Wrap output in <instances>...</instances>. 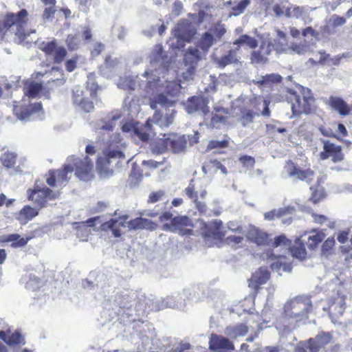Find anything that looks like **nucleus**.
<instances>
[{"mask_svg":"<svg viewBox=\"0 0 352 352\" xmlns=\"http://www.w3.org/2000/svg\"><path fill=\"white\" fill-rule=\"evenodd\" d=\"M187 227H192V222L186 216H178L172 219L170 223L163 225V230L172 232H178L181 235L190 234L192 232L191 229Z\"/></svg>","mask_w":352,"mask_h":352,"instance_id":"obj_12","label":"nucleus"},{"mask_svg":"<svg viewBox=\"0 0 352 352\" xmlns=\"http://www.w3.org/2000/svg\"><path fill=\"white\" fill-rule=\"evenodd\" d=\"M254 34L261 41V45L258 50H254L251 54V61L253 63L264 64L268 61V56L271 54L272 41L270 33H260L255 29Z\"/></svg>","mask_w":352,"mask_h":352,"instance_id":"obj_7","label":"nucleus"},{"mask_svg":"<svg viewBox=\"0 0 352 352\" xmlns=\"http://www.w3.org/2000/svg\"><path fill=\"white\" fill-rule=\"evenodd\" d=\"M270 278V272L266 267H260L259 270L255 272L250 280V286L256 288L259 285L266 283Z\"/></svg>","mask_w":352,"mask_h":352,"instance_id":"obj_26","label":"nucleus"},{"mask_svg":"<svg viewBox=\"0 0 352 352\" xmlns=\"http://www.w3.org/2000/svg\"><path fill=\"white\" fill-rule=\"evenodd\" d=\"M58 47L55 41H52L50 42L43 43L41 44V49L47 55L52 56L55 52L56 48Z\"/></svg>","mask_w":352,"mask_h":352,"instance_id":"obj_53","label":"nucleus"},{"mask_svg":"<svg viewBox=\"0 0 352 352\" xmlns=\"http://www.w3.org/2000/svg\"><path fill=\"white\" fill-rule=\"evenodd\" d=\"M190 344L189 343H179L173 346L168 352H190Z\"/></svg>","mask_w":352,"mask_h":352,"instance_id":"obj_62","label":"nucleus"},{"mask_svg":"<svg viewBox=\"0 0 352 352\" xmlns=\"http://www.w3.org/2000/svg\"><path fill=\"white\" fill-rule=\"evenodd\" d=\"M243 241V236L232 235L228 236L225 240L226 244L235 249L239 248L242 244Z\"/></svg>","mask_w":352,"mask_h":352,"instance_id":"obj_52","label":"nucleus"},{"mask_svg":"<svg viewBox=\"0 0 352 352\" xmlns=\"http://www.w3.org/2000/svg\"><path fill=\"white\" fill-rule=\"evenodd\" d=\"M38 214L37 209L26 206L19 213L18 219L21 223L25 224Z\"/></svg>","mask_w":352,"mask_h":352,"instance_id":"obj_38","label":"nucleus"},{"mask_svg":"<svg viewBox=\"0 0 352 352\" xmlns=\"http://www.w3.org/2000/svg\"><path fill=\"white\" fill-rule=\"evenodd\" d=\"M239 161L248 168H252L255 164L254 158L248 155H243L240 157Z\"/></svg>","mask_w":352,"mask_h":352,"instance_id":"obj_64","label":"nucleus"},{"mask_svg":"<svg viewBox=\"0 0 352 352\" xmlns=\"http://www.w3.org/2000/svg\"><path fill=\"white\" fill-rule=\"evenodd\" d=\"M84 99L83 91L80 87H75L73 89V100L74 104L77 105L80 102L82 103Z\"/></svg>","mask_w":352,"mask_h":352,"instance_id":"obj_59","label":"nucleus"},{"mask_svg":"<svg viewBox=\"0 0 352 352\" xmlns=\"http://www.w3.org/2000/svg\"><path fill=\"white\" fill-rule=\"evenodd\" d=\"M346 308L345 296L344 295L340 296L338 294L333 302L329 306L330 314L335 315L336 316H340L344 312Z\"/></svg>","mask_w":352,"mask_h":352,"instance_id":"obj_29","label":"nucleus"},{"mask_svg":"<svg viewBox=\"0 0 352 352\" xmlns=\"http://www.w3.org/2000/svg\"><path fill=\"white\" fill-rule=\"evenodd\" d=\"M309 50L307 45L302 43H293L289 51H292L298 54H302L307 52Z\"/></svg>","mask_w":352,"mask_h":352,"instance_id":"obj_61","label":"nucleus"},{"mask_svg":"<svg viewBox=\"0 0 352 352\" xmlns=\"http://www.w3.org/2000/svg\"><path fill=\"white\" fill-rule=\"evenodd\" d=\"M73 167L76 168V176L82 181H89L92 177L93 163L89 157L86 156L83 159L71 157L68 159Z\"/></svg>","mask_w":352,"mask_h":352,"instance_id":"obj_11","label":"nucleus"},{"mask_svg":"<svg viewBox=\"0 0 352 352\" xmlns=\"http://www.w3.org/2000/svg\"><path fill=\"white\" fill-rule=\"evenodd\" d=\"M295 209L292 206L280 208L277 210H273L264 214L265 219L267 221L274 220L275 218L285 217L287 214H292Z\"/></svg>","mask_w":352,"mask_h":352,"instance_id":"obj_33","label":"nucleus"},{"mask_svg":"<svg viewBox=\"0 0 352 352\" xmlns=\"http://www.w3.org/2000/svg\"><path fill=\"white\" fill-rule=\"evenodd\" d=\"M272 43V50H274L278 53H287L290 50L287 38H275Z\"/></svg>","mask_w":352,"mask_h":352,"instance_id":"obj_46","label":"nucleus"},{"mask_svg":"<svg viewBox=\"0 0 352 352\" xmlns=\"http://www.w3.org/2000/svg\"><path fill=\"white\" fill-rule=\"evenodd\" d=\"M216 43V38L211 34V32L208 31L198 41L197 47L201 49V52L206 54L209 49Z\"/></svg>","mask_w":352,"mask_h":352,"instance_id":"obj_28","label":"nucleus"},{"mask_svg":"<svg viewBox=\"0 0 352 352\" xmlns=\"http://www.w3.org/2000/svg\"><path fill=\"white\" fill-rule=\"evenodd\" d=\"M126 223L127 224L126 228L129 230L147 229L153 230L156 227L155 223L153 221L142 217H138L129 221H126Z\"/></svg>","mask_w":352,"mask_h":352,"instance_id":"obj_24","label":"nucleus"},{"mask_svg":"<svg viewBox=\"0 0 352 352\" xmlns=\"http://www.w3.org/2000/svg\"><path fill=\"white\" fill-rule=\"evenodd\" d=\"M328 104L334 110L338 111L341 116H347L350 113L351 109L346 102L341 98L337 96H330Z\"/></svg>","mask_w":352,"mask_h":352,"instance_id":"obj_25","label":"nucleus"},{"mask_svg":"<svg viewBox=\"0 0 352 352\" xmlns=\"http://www.w3.org/2000/svg\"><path fill=\"white\" fill-rule=\"evenodd\" d=\"M104 156L100 157L97 160V168L101 173L104 174H108L109 168L108 166L111 165L113 161L118 160L116 164L118 165L125 160V155L121 144L118 142L110 143L108 148L104 151Z\"/></svg>","mask_w":352,"mask_h":352,"instance_id":"obj_4","label":"nucleus"},{"mask_svg":"<svg viewBox=\"0 0 352 352\" xmlns=\"http://www.w3.org/2000/svg\"><path fill=\"white\" fill-rule=\"evenodd\" d=\"M253 104V111H258L259 116L262 115L265 117H269L270 115V111L269 109V104L270 102L264 100L263 98H255L254 101H252Z\"/></svg>","mask_w":352,"mask_h":352,"instance_id":"obj_34","label":"nucleus"},{"mask_svg":"<svg viewBox=\"0 0 352 352\" xmlns=\"http://www.w3.org/2000/svg\"><path fill=\"white\" fill-rule=\"evenodd\" d=\"M73 171L74 167L67 159V164H65L63 170H55L56 182L58 185H63L64 183L69 179V177H67V175L69 173L71 174Z\"/></svg>","mask_w":352,"mask_h":352,"instance_id":"obj_36","label":"nucleus"},{"mask_svg":"<svg viewBox=\"0 0 352 352\" xmlns=\"http://www.w3.org/2000/svg\"><path fill=\"white\" fill-rule=\"evenodd\" d=\"M149 120H151V133H153L154 135H156V127H167L173 123L175 120V111L172 110L170 113H166L164 117H162L160 113L155 112L153 118Z\"/></svg>","mask_w":352,"mask_h":352,"instance_id":"obj_18","label":"nucleus"},{"mask_svg":"<svg viewBox=\"0 0 352 352\" xmlns=\"http://www.w3.org/2000/svg\"><path fill=\"white\" fill-rule=\"evenodd\" d=\"M158 104L162 107H170L173 104V102L164 94H160L150 100V107L153 109H156Z\"/></svg>","mask_w":352,"mask_h":352,"instance_id":"obj_43","label":"nucleus"},{"mask_svg":"<svg viewBox=\"0 0 352 352\" xmlns=\"http://www.w3.org/2000/svg\"><path fill=\"white\" fill-rule=\"evenodd\" d=\"M312 309L311 300L307 296H297L287 301L284 306V317L294 319L296 321L302 320Z\"/></svg>","mask_w":352,"mask_h":352,"instance_id":"obj_3","label":"nucleus"},{"mask_svg":"<svg viewBox=\"0 0 352 352\" xmlns=\"http://www.w3.org/2000/svg\"><path fill=\"white\" fill-rule=\"evenodd\" d=\"M233 44L234 45H236V48H238L239 50L241 46L244 45L248 46L251 49H254L258 46V41L256 38L251 37L248 34H243L240 36L239 38L235 40L233 42Z\"/></svg>","mask_w":352,"mask_h":352,"instance_id":"obj_37","label":"nucleus"},{"mask_svg":"<svg viewBox=\"0 0 352 352\" xmlns=\"http://www.w3.org/2000/svg\"><path fill=\"white\" fill-rule=\"evenodd\" d=\"M283 174L294 179L305 181L309 183L314 177V173L310 169H302L292 161H287L284 166Z\"/></svg>","mask_w":352,"mask_h":352,"instance_id":"obj_13","label":"nucleus"},{"mask_svg":"<svg viewBox=\"0 0 352 352\" xmlns=\"http://www.w3.org/2000/svg\"><path fill=\"white\" fill-rule=\"evenodd\" d=\"M27 193L28 199L41 208L52 205L49 201L57 199L59 196L58 192H54L48 188L29 189Z\"/></svg>","mask_w":352,"mask_h":352,"instance_id":"obj_8","label":"nucleus"},{"mask_svg":"<svg viewBox=\"0 0 352 352\" xmlns=\"http://www.w3.org/2000/svg\"><path fill=\"white\" fill-rule=\"evenodd\" d=\"M0 339L3 340L9 345L14 344H20L23 339L21 335L19 332L11 333L10 328L6 330L0 331Z\"/></svg>","mask_w":352,"mask_h":352,"instance_id":"obj_30","label":"nucleus"},{"mask_svg":"<svg viewBox=\"0 0 352 352\" xmlns=\"http://www.w3.org/2000/svg\"><path fill=\"white\" fill-rule=\"evenodd\" d=\"M271 268L279 274L280 272H290L292 267L290 264L286 261L285 256H280L278 260L271 264Z\"/></svg>","mask_w":352,"mask_h":352,"instance_id":"obj_39","label":"nucleus"},{"mask_svg":"<svg viewBox=\"0 0 352 352\" xmlns=\"http://www.w3.org/2000/svg\"><path fill=\"white\" fill-rule=\"evenodd\" d=\"M41 89L42 85L41 83L32 80H28L23 88L25 97L34 98L38 95Z\"/></svg>","mask_w":352,"mask_h":352,"instance_id":"obj_32","label":"nucleus"},{"mask_svg":"<svg viewBox=\"0 0 352 352\" xmlns=\"http://www.w3.org/2000/svg\"><path fill=\"white\" fill-rule=\"evenodd\" d=\"M13 112L16 117L23 122L43 118V109L41 102L31 104L27 107L15 106Z\"/></svg>","mask_w":352,"mask_h":352,"instance_id":"obj_10","label":"nucleus"},{"mask_svg":"<svg viewBox=\"0 0 352 352\" xmlns=\"http://www.w3.org/2000/svg\"><path fill=\"white\" fill-rule=\"evenodd\" d=\"M307 14V9L304 7L289 5L285 8V16L287 17H295L296 19L304 18Z\"/></svg>","mask_w":352,"mask_h":352,"instance_id":"obj_40","label":"nucleus"},{"mask_svg":"<svg viewBox=\"0 0 352 352\" xmlns=\"http://www.w3.org/2000/svg\"><path fill=\"white\" fill-rule=\"evenodd\" d=\"M228 146V140H223L221 141L219 140H211L209 142L208 145V149H212L214 148H226Z\"/></svg>","mask_w":352,"mask_h":352,"instance_id":"obj_63","label":"nucleus"},{"mask_svg":"<svg viewBox=\"0 0 352 352\" xmlns=\"http://www.w3.org/2000/svg\"><path fill=\"white\" fill-rule=\"evenodd\" d=\"M196 32L195 28L186 20H182L173 31L177 43L190 42Z\"/></svg>","mask_w":352,"mask_h":352,"instance_id":"obj_16","label":"nucleus"},{"mask_svg":"<svg viewBox=\"0 0 352 352\" xmlns=\"http://www.w3.org/2000/svg\"><path fill=\"white\" fill-rule=\"evenodd\" d=\"M282 77L277 74H271L261 76V79L256 82V84L270 85L271 83L280 82Z\"/></svg>","mask_w":352,"mask_h":352,"instance_id":"obj_47","label":"nucleus"},{"mask_svg":"<svg viewBox=\"0 0 352 352\" xmlns=\"http://www.w3.org/2000/svg\"><path fill=\"white\" fill-rule=\"evenodd\" d=\"M331 335L329 333L322 332L313 339L316 340V344H317L319 349H320L327 344L331 341Z\"/></svg>","mask_w":352,"mask_h":352,"instance_id":"obj_51","label":"nucleus"},{"mask_svg":"<svg viewBox=\"0 0 352 352\" xmlns=\"http://www.w3.org/2000/svg\"><path fill=\"white\" fill-rule=\"evenodd\" d=\"M120 63V58L116 56H109L105 58L104 64L100 67V71L103 75H108L109 72L115 69Z\"/></svg>","mask_w":352,"mask_h":352,"instance_id":"obj_35","label":"nucleus"},{"mask_svg":"<svg viewBox=\"0 0 352 352\" xmlns=\"http://www.w3.org/2000/svg\"><path fill=\"white\" fill-rule=\"evenodd\" d=\"M210 349L214 351L234 350L233 343L223 336L212 334L209 341Z\"/></svg>","mask_w":352,"mask_h":352,"instance_id":"obj_19","label":"nucleus"},{"mask_svg":"<svg viewBox=\"0 0 352 352\" xmlns=\"http://www.w3.org/2000/svg\"><path fill=\"white\" fill-rule=\"evenodd\" d=\"M250 0H241L236 6L232 7L233 12L234 16L239 15L243 13L245 8L249 5Z\"/></svg>","mask_w":352,"mask_h":352,"instance_id":"obj_57","label":"nucleus"},{"mask_svg":"<svg viewBox=\"0 0 352 352\" xmlns=\"http://www.w3.org/2000/svg\"><path fill=\"white\" fill-rule=\"evenodd\" d=\"M209 32H211V34L216 38V41L220 39L221 36L226 33V29L223 25L217 24L213 28H211L208 30Z\"/></svg>","mask_w":352,"mask_h":352,"instance_id":"obj_56","label":"nucleus"},{"mask_svg":"<svg viewBox=\"0 0 352 352\" xmlns=\"http://www.w3.org/2000/svg\"><path fill=\"white\" fill-rule=\"evenodd\" d=\"M27 16V10L23 9L17 14L13 13L8 14L3 21L4 28L14 32L20 42L26 38L27 32L24 30L23 26L25 22V19Z\"/></svg>","mask_w":352,"mask_h":352,"instance_id":"obj_6","label":"nucleus"},{"mask_svg":"<svg viewBox=\"0 0 352 352\" xmlns=\"http://www.w3.org/2000/svg\"><path fill=\"white\" fill-rule=\"evenodd\" d=\"M127 219V216H123L117 219H111L109 221L102 223L100 217H94L90 218L86 221L81 222L80 226H78L77 236L80 239L81 241H87V236L90 232V230L87 228H91L96 225V223H101L100 228L102 230L107 231L111 230L112 234L115 237H120L121 236V232L119 229L120 227H126L127 224L125 220Z\"/></svg>","mask_w":352,"mask_h":352,"instance_id":"obj_2","label":"nucleus"},{"mask_svg":"<svg viewBox=\"0 0 352 352\" xmlns=\"http://www.w3.org/2000/svg\"><path fill=\"white\" fill-rule=\"evenodd\" d=\"M323 230H312L309 232L307 245L309 249H314L325 237Z\"/></svg>","mask_w":352,"mask_h":352,"instance_id":"obj_31","label":"nucleus"},{"mask_svg":"<svg viewBox=\"0 0 352 352\" xmlns=\"http://www.w3.org/2000/svg\"><path fill=\"white\" fill-rule=\"evenodd\" d=\"M186 147V139L184 135L174 136L173 138L160 140L158 146L152 148L154 153H163L166 149H171L173 153H179L184 151Z\"/></svg>","mask_w":352,"mask_h":352,"instance_id":"obj_9","label":"nucleus"},{"mask_svg":"<svg viewBox=\"0 0 352 352\" xmlns=\"http://www.w3.org/2000/svg\"><path fill=\"white\" fill-rule=\"evenodd\" d=\"M208 118L209 115L204 118V122L200 124L205 125L208 128H218L220 124L224 123L226 120L225 116L217 114L212 116L210 119Z\"/></svg>","mask_w":352,"mask_h":352,"instance_id":"obj_41","label":"nucleus"},{"mask_svg":"<svg viewBox=\"0 0 352 352\" xmlns=\"http://www.w3.org/2000/svg\"><path fill=\"white\" fill-rule=\"evenodd\" d=\"M67 47L71 50H76L78 48L80 39L76 35L69 34L66 38Z\"/></svg>","mask_w":352,"mask_h":352,"instance_id":"obj_55","label":"nucleus"},{"mask_svg":"<svg viewBox=\"0 0 352 352\" xmlns=\"http://www.w3.org/2000/svg\"><path fill=\"white\" fill-rule=\"evenodd\" d=\"M292 110L294 115L302 113L308 114L311 111V107L314 102V98L311 89L301 87L300 94L296 92L292 94Z\"/></svg>","mask_w":352,"mask_h":352,"instance_id":"obj_5","label":"nucleus"},{"mask_svg":"<svg viewBox=\"0 0 352 352\" xmlns=\"http://www.w3.org/2000/svg\"><path fill=\"white\" fill-rule=\"evenodd\" d=\"M323 143V151L320 153V158L325 160L329 157L333 162H339L344 160V154L342 152L341 146L336 145L329 140L321 139Z\"/></svg>","mask_w":352,"mask_h":352,"instance_id":"obj_15","label":"nucleus"},{"mask_svg":"<svg viewBox=\"0 0 352 352\" xmlns=\"http://www.w3.org/2000/svg\"><path fill=\"white\" fill-rule=\"evenodd\" d=\"M247 239L258 245H265L268 241V235L255 226H250L245 234Z\"/></svg>","mask_w":352,"mask_h":352,"instance_id":"obj_22","label":"nucleus"},{"mask_svg":"<svg viewBox=\"0 0 352 352\" xmlns=\"http://www.w3.org/2000/svg\"><path fill=\"white\" fill-rule=\"evenodd\" d=\"M185 72H182V78L184 80L188 81L193 79L195 72L197 70V67L188 65Z\"/></svg>","mask_w":352,"mask_h":352,"instance_id":"obj_60","label":"nucleus"},{"mask_svg":"<svg viewBox=\"0 0 352 352\" xmlns=\"http://www.w3.org/2000/svg\"><path fill=\"white\" fill-rule=\"evenodd\" d=\"M206 54L199 50L197 47L190 46L184 54L185 66L192 65L197 67L198 63L201 60Z\"/></svg>","mask_w":352,"mask_h":352,"instance_id":"obj_21","label":"nucleus"},{"mask_svg":"<svg viewBox=\"0 0 352 352\" xmlns=\"http://www.w3.org/2000/svg\"><path fill=\"white\" fill-rule=\"evenodd\" d=\"M120 117L121 115L119 113H115L108 120L102 122L100 129L102 130L112 131L116 126V121L118 120Z\"/></svg>","mask_w":352,"mask_h":352,"instance_id":"obj_48","label":"nucleus"},{"mask_svg":"<svg viewBox=\"0 0 352 352\" xmlns=\"http://www.w3.org/2000/svg\"><path fill=\"white\" fill-rule=\"evenodd\" d=\"M4 242H12L11 247L14 248L24 247L28 242V239L21 237L18 234H12L6 236Z\"/></svg>","mask_w":352,"mask_h":352,"instance_id":"obj_44","label":"nucleus"},{"mask_svg":"<svg viewBox=\"0 0 352 352\" xmlns=\"http://www.w3.org/2000/svg\"><path fill=\"white\" fill-rule=\"evenodd\" d=\"M122 130L126 133L131 132L142 142H146L148 141L152 131L151 120H148L145 125H140L138 123L135 124L132 123H126L122 125Z\"/></svg>","mask_w":352,"mask_h":352,"instance_id":"obj_17","label":"nucleus"},{"mask_svg":"<svg viewBox=\"0 0 352 352\" xmlns=\"http://www.w3.org/2000/svg\"><path fill=\"white\" fill-rule=\"evenodd\" d=\"M16 155L12 152L5 153L1 157V161L6 168L12 167L16 162Z\"/></svg>","mask_w":352,"mask_h":352,"instance_id":"obj_50","label":"nucleus"},{"mask_svg":"<svg viewBox=\"0 0 352 352\" xmlns=\"http://www.w3.org/2000/svg\"><path fill=\"white\" fill-rule=\"evenodd\" d=\"M187 296L186 291L184 290L182 294L177 296H167L163 300L164 306L166 307L183 309L186 306L185 299H183V296Z\"/></svg>","mask_w":352,"mask_h":352,"instance_id":"obj_27","label":"nucleus"},{"mask_svg":"<svg viewBox=\"0 0 352 352\" xmlns=\"http://www.w3.org/2000/svg\"><path fill=\"white\" fill-rule=\"evenodd\" d=\"M118 87L124 90L133 91L137 87V82L131 76L122 77L119 79Z\"/></svg>","mask_w":352,"mask_h":352,"instance_id":"obj_45","label":"nucleus"},{"mask_svg":"<svg viewBox=\"0 0 352 352\" xmlns=\"http://www.w3.org/2000/svg\"><path fill=\"white\" fill-rule=\"evenodd\" d=\"M302 237L303 236H301L300 238H297L295 241L296 245L290 248V252L293 256L300 259L304 258L306 256L305 248L302 243ZM302 241H305V239H302Z\"/></svg>","mask_w":352,"mask_h":352,"instance_id":"obj_42","label":"nucleus"},{"mask_svg":"<svg viewBox=\"0 0 352 352\" xmlns=\"http://www.w3.org/2000/svg\"><path fill=\"white\" fill-rule=\"evenodd\" d=\"M248 332V326L243 323L228 326L224 330L225 335L233 340L245 336Z\"/></svg>","mask_w":352,"mask_h":352,"instance_id":"obj_23","label":"nucleus"},{"mask_svg":"<svg viewBox=\"0 0 352 352\" xmlns=\"http://www.w3.org/2000/svg\"><path fill=\"white\" fill-rule=\"evenodd\" d=\"M319 349L316 340L312 338H310L302 346L303 352H318Z\"/></svg>","mask_w":352,"mask_h":352,"instance_id":"obj_58","label":"nucleus"},{"mask_svg":"<svg viewBox=\"0 0 352 352\" xmlns=\"http://www.w3.org/2000/svg\"><path fill=\"white\" fill-rule=\"evenodd\" d=\"M186 110L188 113H196L203 118L208 116L210 113L208 100L199 96H192L188 100Z\"/></svg>","mask_w":352,"mask_h":352,"instance_id":"obj_14","label":"nucleus"},{"mask_svg":"<svg viewBox=\"0 0 352 352\" xmlns=\"http://www.w3.org/2000/svg\"><path fill=\"white\" fill-rule=\"evenodd\" d=\"M241 113L240 121L243 126L251 123L255 116H259V111H252L251 110H244Z\"/></svg>","mask_w":352,"mask_h":352,"instance_id":"obj_49","label":"nucleus"},{"mask_svg":"<svg viewBox=\"0 0 352 352\" xmlns=\"http://www.w3.org/2000/svg\"><path fill=\"white\" fill-rule=\"evenodd\" d=\"M164 53L162 46L157 45L151 54V66L154 69H148L143 74L148 79V84L150 88L160 85V83L162 84L160 75L162 74V78H164V74L168 72V57Z\"/></svg>","mask_w":352,"mask_h":352,"instance_id":"obj_1","label":"nucleus"},{"mask_svg":"<svg viewBox=\"0 0 352 352\" xmlns=\"http://www.w3.org/2000/svg\"><path fill=\"white\" fill-rule=\"evenodd\" d=\"M238 52V48L230 49L226 54L221 56H214V63L219 68H224L227 65L236 63L240 58Z\"/></svg>","mask_w":352,"mask_h":352,"instance_id":"obj_20","label":"nucleus"},{"mask_svg":"<svg viewBox=\"0 0 352 352\" xmlns=\"http://www.w3.org/2000/svg\"><path fill=\"white\" fill-rule=\"evenodd\" d=\"M67 55V51L63 47L58 46L55 52L52 56L54 63H60Z\"/></svg>","mask_w":352,"mask_h":352,"instance_id":"obj_54","label":"nucleus"}]
</instances>
